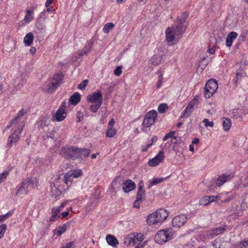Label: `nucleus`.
Wrapping results in <instances>:
<instances>
[{
	"label": "nucleus",
	"instance_id": "nucleus-3",
	"mask_svg": "<svg viewBox=\"0 0 248 248\" xmlns=\"http://www.w3.org/2000/svg\"><path fill=\"white\" fill-rule=\"evenodd\" d=\"M175 235V232L172 228H166L157 232L155 236V240L159 244H163L172 239Z\"/></svg>",
	"mask_w": 248,
	"mask_h": 248
},
{
	"label": "nucleus",
	"instance_id": "nucleus-16",
	"mask_svg": "<svg viewBox=\"0 0 248 248\" xmlns=\"http://www.w3.org/2000/svg\"><path fill=\"white\" fill-rule=\"evenodd\" d=\"M144 185L142 180L138 184V188L137 194V201H143L145 199V190L144 189Z\"/></svg>",
	"mask_w": 248,
	"mask_h": 248
},
{
	"label": "nucleus",
	"instance_id": "nucleus-42",
	"mask_svg": "<svg viewBox=\"0 0 248 248\" xmlns=\"http://www.w3.org/2000/svg\"><path fill=\"white\" fill-rule=\"evenodd\" d=\"M132 239L131 235L125 237L124 239V243L127 246H133Z\"/></svg>",
	"mask_w": 248,
	"mask_h": 248
},
{
	"label": "nucleus",
	"instance_id": "nucleus-53",
	"mask_svg": "<svg viewBox=\"0 0 248 248\" xmlns=\"http://www.w3.org/2000/svg\"><path fill=\"white\" fill-rule=\"evenodd\" d=\"M123 181V178L122 176H118L117 177H116L114 180V181L112 183V185L113 184H117V183L118 182L119 183V186L120 185V182H122Z\"/></svg>",
	"mask_w": 248,
	"mask_h": 248
},
{
	"label": "nucleus",
	"instance_id": "nucleus-35",
	"mask_svg": "<svg viewBox=\"0 0 248 248\" xmlns=\"http://www.w3.org/2000/svg\"><path fill=\"white\" fill-rule=\"evenodd\" d=\"M66 226L63 224L62 226L58 227L57 230H54V233H56L58 236L61 235L63 232L66 231Z\"/></svg>",
	"mask_w": 248,
	"mask_h": 248
},
{
	"label": "nucleus",
	"instance_id": "nucleus-61",
	"mask_svg": "<svg viewBox=\"0 0 248 248\" xmlns=\"http://www.w3.org/2000/svg\"><path fill=\"white\" fill-rule=\"evenodd\" d=\"M66 203V202L62 203L59 206L57 207V208H58L59 209H60V211H61L62 209L65 206Z\"/></svg>",
	"mask_w": 248,
	"mask_h": 248
},
{
	"label": "nucleus",
	"instance_id": "nucleus-51",
	"mask_svg": "<svg viewBox=\"0 0 248 248\" xmlns=\"http://www.w3.org/2000/svg\"><path fill=\"white\" fill-rule=\"evenodd\" d=\"M9 171L8 170H5L2 173L0 174V181L2 182L6 177L8 175Z\"/></svg>",
	"mask_w": 248,
	"mask_h": 248
},
{
	"label": "nucleus",
	"instance_id": "nucleus-9",
	"mask_svg": "<svg viewBox=\"0 0 248 248\" xmlns=\"http://www.w3.org/2000/svg\"><path fill=\"white\" fill-rule=\"evenodd\" d=\"M24 126V124L22 123H21L20 127V130L18 131L17 129H16L13 133H12L9 137L8 139V143L7 145L11 147L13 145H16V143L18 142L19 139V136L22 133L23 130V128Z\"/></svg>",
	"mask_w": 248,
	"mask_h": 248
},
{
	"label": "nucleus",
	"instance_id": "nucleus-50",
	"mask_svg": "<svg viewBox=\"0 0 248 248\" xmlns=\"http://www.w3.org/2000/svg\"><path fill=\"white\" fill-rule=\"evenodd\" d=\"M122 66H117L114 70V74L117 76H119L122 73Z\"/></svg>",
	"mask_w": 248,
	"mask_h": 248
},
{
	"label": "nucleus",
	"instance_id": "nucleus-34",
	"mask_svg": "<svg viewBox=\"0 0 248 248\" xmlns=\"http://www.w3.org/2000/svg\"><path fill=\"white\" fill-rule=\"evenodd\" d=\"M222 124L224 130L227 131L230 129L232 123L229 119L224 118Z\"/></svg>",
	"mask_w": 248,
	"mask_h": 248
},
{
	"label": "nucleus",
	"instance_id": "nucleus-19",
	"mask_svg": "<svg viewBox=\"0 0 248 248\" xmlns=\"http://www.w3.org/2000/svg\"><path fill=\"white\" fill-rule=\"evenodd\" d=\"M94 44V41L91 40L87 41L85 44V46L81 52L79 53L80 61L82 60V56L88 53L91 50Z\"/></svg>",
	"mask_w": 248,
	"mask_h": 248
},
{
	"label": "nucleus",
	"instance_id": "nucleus-21",
	"mask_svg": "<svg viewBox=\"0 0 248 248\" xmlns=\"http://www.w3.org/2000/svg\"><path fill=\"white\" fill-rule=\"evenodd\" d=\"M53 184L57 187H59L60 189L63 191L68 188L66 185L65 181H64L62 178L60 177L55 180Z\"/></svg>",
	"mask_w": 248,
	"mask_h": 248
},
{
	"label": "nucleus",
	"instance_id": "nucleus-18",
	"mask_svg": "<svg viewBox=\"0 0 248 248\" xmlns=\"http://www.w3.org/2000/svg\"><path fill=\"white\" fill-rule=\"evenodd\" d=\"M218 198V196H205L200 201V204L203 206H206L210 202L217 201Z\"/></svg>",
	"mask_w": 248,
	"mask_h": 248
},
{
	"label": "nucleus",
	"instance_id": "nucleus-17",
	"mask_svg": "<svg viewBox=\"0 0 248 248\" xmlns=\"http://www.w3.org/2000/svg\"><path fill=\"white\" fill-rule=\"evenodd\" d=\"M136 186V185L133 181L127 179L123 183V190L125 193H128L135 189Z\"/></svg>",
	"mask_w": 248,
	"mask_h": 248
},
{
	"label": "nucleus",
	"instance_id": "nucleus-4",
	"mask_svg": "<svg viewBox=\"0 0 248 248\" xmlns=\"http://www.w3.org/2000/svg\"><path fill=\"white\" fill-rule=\"evenodd\" d=\"M37 182L38 181L35 177L25 179L22 182L21 186L17 189L16 196H18L27 194L31 188H33L37 186Z\"/></svg>",
	"mask_w": 248,
	"mask_h": 248
},
{
	"label": "nucleus",
	"instance_id": "nucleus-59",
	"mask_svg": "<svg viewBox=\"0 0 248 248\" xmlns=\"http://www.w3.org/2000/svg\"><path fill=\"white\" fill-rule=\"evenodd\" d=\"M115 124V122L113 119H111V120L108 123V128L113 127L114 124Z\"/></svg>",
	"mask_w": 248,
	"mask_h": 248
},
{
	"label": "nucleus",
	"instance_id": "nucleus-23",
	"mask_svg": "<svg viewBox=\"0 0 248 248\" xmlns=\"http://www.w3.org/2000/svg\"><path fill=\"white\" fill-rule=\"evenodd\" d=\"M62 190L60 189L59 187H57L54 184H51L50 193L52 197L56 198L62 194Z\"/></svg>",
	"mask_w": 248,
	"mask_h": 248
},
{
	"label": "nucleus",
	"instance_id": "nucleus-1",
	"mask_svg": "<svg viewBox=\"0 0 248 248\" xmlns=\"http://www.w3.org/2000/svg\"><path fill=\"white\" fill-rule=\"evenodd\" d=\"M187 16L188 14L187 13H183L178 17L177 21L174 23L173 25L171 28L173 31L174 33L176 35L177 39H180L185 31L186 28V19Z\"/></svg>",
	"mask_w": 248,
	"mask_h": 248
},
{
	"label": "nucleus",
	"instance_id": "nucleus-10",
	"mask_svg": "<svg viewBox=\"0 0 248 248\" xmlns=\"http://www.w3.org/2000/svg\"><path fill=\"white\" fill-rule=\"evenodd\" d=\"M66 103L63 102L59 109L57 110L55 116L52 120L53 121L61 122L66 117L67 114L65 111Z\"/></svg>",
	"mask_w": 248,
	"mask_h": 248
},
{
	"label": "nucleus",
	"instance_id": "nucleus-22",
	"mask_svg": "<svg viewBox=\"0 0 248 248\" xmlns=\"http://www.w3.org/2000/svg\"><path fill=\"white\" fill-rule=\"evenodd\" d=\"M231 177V176L230 174H223L222 175L219 176L216 180V185L218 186H222L224 183L230 179Z\"/></svg>",
	"mask_w": 248,
	"mask_h": 248
},
{
	"label": "nucleus",
	"instance_id": "nucleus-38",
	"mask_svg": "<svg viewBox=\"0 0 248 248\" xmlns=\"http://www.w3.org/2000/svg\"><path fill=\"white\" fill-rule=\"evenodd\" d=\"M157 140V137L155 136H153L151 140L149 141L148 144L147 145V147L145 149H142V151L143 152H146L147 151L148 148L151 146L154 142H156Z\"/></svg>",
	"mask_w": 248,
	"mask_h": 248
},
{
	"label": "nucleus",
	"instance_id": "nucleus-30",
	"mask_svg": "<svg viewBox=\"0 0 248 248\" xmlns=\"http://www.w3.org/2000/svg\"><path fill=\"white\" fill-rule=\"evenodd\" d=\"M73 178L74 177L72 176L70 172L66 173L62 178L64 181H65L66 185H67L68 188L72 184Z\"/></svg>",
	"mask_w": 248,
	"mask_h": 248
},
{
	"label": "nucleus",
	"instance_id": "nucleus-33",
	"mask_svg": "<svg viewBox=\"0 0 248 248\" xmlns=\"http://www.w3.org/2000/svg\"><path fill=\"white\" fill-rule=\"evenodd\" d=\"M79 158L87 157L90 154V150L89 149L78 148Z\"/></svg>",
	"mask_w": 248,
	"mask_h": 248
},
{
	"label": "nucleus",
	"instance_id": "nucleus-5",
	"mask_svg": "<svg viewBox=\"0 0 248 248\" xmlns=\"http://www.w3.org/2000/svg\"><path fill=\"white\" fill-rule=\"evenodd\" d=\"M78 148L75 146H64L60 151V155L65 158L75 160L79 158Z\"/></svg>",
	"mask_w": 248,
	"mask_h": 248
},
{
	"label": "nucleus",
	"instance_id": "nucleus-44",
	"mask_svg": "<svg viewBox=\"0 0 248 248\" xmlns=\"http://www.w3.org/2000/svg\"><path fill=\"white\" fill-rule=\"evenodd\" d=\"M101 105L102 104H100V103H95V105H92L90 107V110L93 112H96Z\"/></svg>",
	"mask_w": 248,
	"mask_h": 248
},
{
	"label": "nucleus",
	"instance_id": "nucleus-62",
	"mask_svg": "<svg viewBox=\"0 0 248 248\" xmlns=\"http://www.w3.org/2000/svg\"><path fill=\"white\" fill-rule=\"evenodd\" d=\"M73 61H78H78H80L79 53L78 55H77L75 56L73 58Z\"/></svg>",
	"mask_w": 248,
	"mask_h": 248
},
{
	"label": "nucleus",
	"instance_id": "nucleus-13",
	"mask_svg": "<svg viewBox=\"0 0 248 248\" xmlns=\"http://www.w3.org/2000/svg\"><path fill=\"white\" fill-rule=\"evenodd\" d=\"M187 218L184 215H180L175 217L172 220V224L174 227H181L184 225Z\"/></svg>",
	"mask_w": 248,
	"mask_h": 248
},
{
	"label": "nucleus",
	"instance_id": "nucleus-7",
	"mask_svg": "<svg viewBox=\"0 0 248 248\" xmlns=\"http://www.w3.org/2000/svg\"><path fill=\"white\" fill-rule=\"evenodd\" d=\"M218 88L217 81L215 79L209 80L204 88V96L206 98L211 97L213 94L217 91Z\"/></svg>",
	"mask_w": 248,
	"mask_h": 248
},
{
	"label": "nucleus",
	"instance_id": "nucleus-2",
	"mask_svg": "<svg viewBox=\"0 0 248 248\" xmlns=\"http://www.w3.org/2000/svg\"><path fill=\"white\" fill-rule=\"evenodd\" d=\"M168 216L169 213L167 210L162 208L159 209L155 212L148 216L147 223L149 225L156 224L164 221Z\"/></svg>",
	"mask_w": 248,
	"mask_h": 248
},
{
	"label": "nucleus",
	"instance_id": "nucleus-37",
	"mask_svg": "<svg viewBox=\"0 0 248 248\" xmlns=\"http://www.w3.org/2000/svg\"><path fill=\"white\" fill-rule=\"evenodd\" d=\"M114 26V24L112 23H108L106 24L103 29V32L105 33H108L109 31Z\"/></svg>",
	"mask_w": 248,
	"mask_h": 248
},
{
	"label": "nucleus",
	"instance_id": "nucleus-47",
	"mask_svg": "<svg viewBox=\"0 0 248 248\" xmlns=\"http://www.w3.org/2000/svg\"><path fill=\"white\" fill-rule=\"evenodd\" d=\"M6 230V224H2L0 226V239H1L3 236Z\"/></svg>",
	"mask_w": 248,
	"mask_h": 248
},
{
	"label": "nucleus",
	"instance_id": "nucleus-20",
	"mask_svg": "<svg viewBox=\"0 0 248 248\" xmlns=\"http://www.w3.org/2000/svg\"><path fill=\"white\" fill-rule=\"evenodd\" d=\"M166 40L168 42H171L173 41H178L179 39H177L176 35L174 33L173 31L170 27H168L165 31Z\"/></svg>",
	"mask_w": 248,
	"mask_h": 248
},
{
	"label": "nucleus",
	"instance_id": "nucleus-55",
	"mask_svg": "<svg viewBox=\"0 0 248 248\" xmlns=\"http://www.w3.org/2000/svg\"><path fill=\"white\" fill-rule=\"evenodd\" d=\"M77 117L78 118V122H80L83 119V115L81 112L78 111L77 114Z\"/></svg>",
	"mask_w": 248,
	"mask_h": 248
},
{
	"label": "nucleus",
	"instance_id": "nucleus-40",
	"mask_svg": "<svg viewBox=\"0 0 248 248\" xmlns=\"http://www.w3.org/2000/svg\"><path fill=\"white\" fill-rule=\"evenodd\" d=\"M158 74V81L156 84V87L157 88H160L161 86L162 83L163 82V74L161 71H158L157 72Z\"/></svg>",
	"mask_w": 248,
	"mask_h": 248
},
{
	"label": "nucleus",
	"instance_id": "nucleus-15",
	"mask_svg": "<svg viewBox=\"0 0 248 248\" xmlns=\"http://www.w3.org/2000/svg\"><path fill=\"white\" fill-rule=\"evenodd\" d=\"M226 230V226L217 227L212 230H209L206 232V236L209 238H213L215 236L223 233Z\"/></svg>",
	"mask_w": 248,
	"mask_h": 248
},
{
	"label": "nucleus",
	"instance_id": "nucleus-14",
	"mask_svg": "<svg viewBox=\"0 0 248 248\" xmlns=\"http://www.w3.org/2000/svg\"><path fill=\"white\" fill-rule=\"evenodd\" d=\"M164 158V153L163 151H160L154 158L149 161L148 164L150 166H156L162 162Z\"/></svg>",
	"mask_w": 248,
	"mask_h": 248
},
{
	"label": "nucleus",
	"instance_id": "nucleus-64",
	"mask_svg": "<svg viewBox=\"0 0 248 248\" xmlns=\"http://www.w3.org/2000/svg\"><path fill=\"white\" fill-rule=\"evenodd\" d=\"M199 142V139L197 138H194L192 141V143L194 144H198Z\"/></svg>",
	"mask_w": 248,
	"mask_h": 248
},
{
	"label": "nucleus",
	"instance_id": "nucleus-25",
	"mask_svg": "<svg viewBox=\"0 0 248 248\" xmlns=\"http://www.w3.org/2000/svg\"><path fill=\"white\" fill-rule=\"evenodd\" d=\"M163 60V54L160 52L158 54L154 55L151 59L152 63L154 65L160 64Z\"/></svg>",
	"mask_w": 248,
	"mask_h": 248
},
{
	"label": "nucleus",
	"instance_id": "nucleus-28",
	"mask_svg": "<svg viewBox=\"0 0 248 248\" xmlns=\"http://www.w3.org/2000/svg\"><path fill=\"white\" fill-rule=\"evenodd\" d=\"M34 39V36L32 33H28L24 38V43L26 46H30L31 45Z\"/></svg>",
	"mask_w": 248,
	"mask_h": 248
},
{
	"label": "nucleus",
	"instance_id": "nucleus-57",
	"mask_svg": "<svg viewBox=\"0 0 248 248\" xmlns=\"http://www.w3.org/2000/svg\"><path fill=\"white\" fill-rule=\"evenodd\" d=\"M61 211L57 207H54L52 209V213L58 215V214Z\"/></svg>",
	"mask_w": 248,
	"mask_h": 248
},
{
	"label": "nucleus",
	"instance_id": "nucleus-31",
	"mask_svg": "<svg viewBox=\"0 0 248 248\" xmlns=\"http://www.w3.org/2000/svg\"><path fill=\"white\" fill-rule=\"evenodd\" d=\"M167 178H154L152 181H149V184L148 185L147 188L148 189H150L153 186L157 185L158 184L161 183L166 179Z\"/></svg>",
	"mask_w": 248,
	"mask_h": 248
},
{
	"label": "nucleus",
	"instance_id": "nucleus-26",
	"mask_svg": "<svg viewBox=\"0 0 248 248\" xmlns=\"http://www.w3.org/2000/svg\"><path fill=\"white\" fill-rule=\"evenodd\" d=\"M106 241L108 244L113 247H115L118 244V241L117 238L113 235L108 234L106 236Z\"/></svg>",
	"mask_w": 248,
	"mask_h": 248
},
{
	"label": "nucleus",
	"instance_id": "nucleus-63",
	"mask_svg": "<svg viewBox=\"0 0 248 248\" xmlns=\"http://www.w3.org/2000/svg\"><path fill=\"white\" fill-rule=\"evenodd\" d=\"M52 2V0H46V1L45 3V6L46 7H48Z\"/></svg>",
	"mask_w": 248,
	"mask_h": 248
},
{
	"label": "nucleus",
	"instance_id": "nucleus-11",
	"mask_svg": "<svg viewBox=\"0 0 248 248\" xmlns=\"http://www.w3.org/2000/svg\"><path fill=\"white\" fill-rule=\"evenodd\" d=\"M103 96L100 91L98 90L87 96L88 102L102 104Z\"/></svg>",
	"mask_w": 248,
	"mask_h": 248
},
{
	"label": "nucleus",
	"instance_id": "nucleus-24",
	"mask_svg": "<svg viewBox=\"0 0 248 248\" xmlns=\"http://www.w3.org/2000/svg\"><path fill=\"white\" fill-rule=\"evenodd\" d=\"M238 36L236 32L232 31L229 33L226 38V45L230 47L232 46L233 41Z\"/></svg>",
	"mask_w": 248,
	"mask_h": 248
},
{
	"label": "nucleus",
	"instance_id": "nucleus-39",
	"mask_svg": "<svg viewBox=\"0 0 248 248\" xmlns=\"http://www.w3.org/2000/svg\"><path fill=\"white\" fill-rule=\"evenodd\" d=\"M21 123H22L24 124L23 122L19 119L17 120L16 117H15L14 119L11 120V124H13V125H17V127L16 129L18 131H19L21 128L20 127Z\"/></svg>",
	"mask_w": 248,
	"mask_h": 248
},
{
	"label": "nucleus",
	"instance_id": "nucleus-32",
	"mask_svg": "<svg viewBox=\"0 0 248 248\" xmlns=\"http://www.w3.org/2000/svg\"><path fill=\"white\" fill-rule=\"evenodd\" d=\"M33 9H32L31 10H28L26 11V14L24 17V21L26 23H29L30 22L32 19H33V16L31 15L33 13Z\"/></svg>",
	"mask_w": 248,
	"mask_h": 248
},
{
	"label": "nucleus",
	"instance_id": "nucleus-49",
	"mask_svg": "<svg viewBox=\"0 0 248 248\" xmlns=\"http://www.w3.org/2000/svg\"><path fill=\"white\" fill-rule=\"evenodd\" d=\"M203 123H204V125L206 127L208 126L212 127L214 125V123L213 122H209L208 119H204L203 120Z\"/></svg>",
	"mask_w": 248,
	"mask_h": 248
},
{
	"label": "nucleus",
	"instance_id": "nucleus-36",
	"mask_svg": "<svg viewBox=\"0 0 248 248\" xmlns=\"http://www.w3.org/2000/svg\"><path fill=\"white\" fill-rule=\"evenodd\" d=\"M116 130L113 127L108 128L106 132V136L109 138L113 137L116 134Z\"/></svg>",
	"mask_w": 248,
	"mask_h": 248
},
{
	"label": "nucleus",
	"instance_id": "nucleus-58",
	"mask_svg": "<svg viewBox=\"0 0 248 248\" xmlns=\"http://www.w3.org/2000/svg\"><path fill=\"white\" fill-rule=\"evenodd\" d=\"M74 243L73 242H70L68 243L66 246L62 247V248H71V247L74 245Z\"/></svg>",
	"mask_w": 248,
	"mask_h": 248
},
{
	"label": "nucleus",
	"instance_id": "nucleus-41",
	"mask_svg": "<svg viewBox=\"0 0 248 248\" xmlns=\"http://www.w3.org/2000/svg\"><path fill=\"white\" fill-rule=\"evenodd\" d=\"M237 248H247L248 246V241L244 240L240 242L236 245Z\"/></svg>",
	"mask_w": 248,
	"mask_h": 248
},
{
	"label": "nucleus",
	"instance_id": "nucleus-8",
	"mask_svg": "<svg viewBox=\"0 0 248 248\" xmlns=\"http://www.w3.org/2000/svg\"><path fill=\"white\" fill-rule=\"evenodd\" d=\"M63 76L62 73L56 74L47 85V92H52L56 89L62 83Z\"/></svg>",
	"mask_w": 248,
	"mask_h": 248
},
{
	"label": "nucleus",
	"instance_id": "nucleus-46",
	"mask_svg": "<svg viewBox=\"0 0 248 248\" xmlns=\"http://www.w3.org/2000/svg\"><path fill=\"white\" fill-rule=\"evenodd\" d=\"M88 80L85 79L81 82L78 86L79 89L83 90L85 88L88 83Z\"/></svg>",
	"mask_w": 248,
	"mask_h": 248
},
{
	"label": "nucleus",
	"instance_id": "nucleus-43",
	"mask_svg": "<svg viewBox=\"0 0 248 248\" xmlns=\"http://www.w3.org/2000/svg\"><path fill=\"white\" fill-rule=\"evenodd\" d=\"M168 109V106L166 104H161L159 105L158 108V111L161 113H164L166 109Z\"/></svg>",
	"mask_w": 248,
	"mask_h": 248
},
{
	"label": "nucleus",
	"instance_id": "nucleus-27",
	"mask_svg": "<svg viewBox=\"0 0 248 248\" xmlns=\"http://www.w3.org/2000/svg\"><path fill=\"white\" fill-rule=\"evenodd\" d=\"M81 95L78 93H75L70 98L69 102L74 105H76L80 101Z\"/></svg>",
	"mask_w": 248,
	"mask_h": 248
},
{
	"label": "nucleus",
	"instance_id": "nucleus-12",
	"mask_svg": "<svg viewBox=\"0 0 248 248\" xmlns=\"http://www.w3.org/2000/svg\"><path fill=\"white\" fill-rule=\"evenodd\" d=\"M198 102V100L196 98L193 99L190 101L187 105L186 109L183 112L180 118H187L190 114L193 111L194 107Z\"/></svg>",
	"mask_w": 248,
	"mask_h": 248
},
{
	"label": "nucleus",
	"instance_id": "nucleus-54",
	"mask_svg": "<svg viewBox=\"0 0 248 248\" xmlns=\"http://www.w3.org/2000/svg\"><path fill=\"white\" fill-rule=\"evenodd\" d=\"M59 217H60V216L59 215H57L56 214L52 213V215L49 218V220L51 222H53V221L57 220V219H58Z\"/></svg>",
	"mask_w": 248,
	"mask_h": 248
},
{
	"label": "nucleus",
	"instance_id": "nucleus-29",
	"mask_svg": "<svg viewBox=\"0 0 248 248\" xmlns=\"http://www.w3.org/2000/svg\"><path fill=\"white\" fill-rule=\"evenodd\" d=\"M131 236L132 239L133 246L138 243H140L143 240L142 235L141 234H137L133 235H131Z\"/></svg>",
	"mask_w": 248,
	"mask_h": 248
},
{
	"label": "nucleus",
	"instance_id": "nucleus-56",
	"mask_svg": "<svg viewBox=\"0 0 248 248\" xmlns=\"http://www.w3.org/2000/svg\"><path fill=\"white\" fill-rule=\"evenodd\" d=\"M142 202V201H137V199L136 198V201L134 202L133 207L139 208L140 207V203Z\"/></svg>",
	"mask_w": 248,
	"mask_h": 248
},
{
	"label": "nucleus",
	"instance_id": "nucleus-45",
	"mask_svg": "<svg viewBox=\"0 0 248 248\" xmlns=\"http://www.w3.org/2000/svg\"><path fill=\"white\" fill-rule=\"evenodd\" d=\"M69 172L74 178H78L81 176L82 174V171L81 170H74Z\"/></svg>",
	"mask_w": 248,
	"mask_h": 248
},
{
	"label": "nucleus",
	"instance_id": "nucleus-48",
	"mask_svg": "<svg viewBox=\"0 0 248 248\" xmlns=\"http://www.w3.org/2000/svg\"><path fill=\"white\" fill-rule=\"evenodd\" d=\"M174 133L175 132L174 131L170 132L169 133L165 135V136L163 138V140L165 141L170 138H173L174 139H176V138L174 137Z\"/></svg>",
	"mask_w": 248,
	"mask_h": 248
},
{
	"label": "nucleus",
	"instance_id": "nucleus-52",
	"mask_svg": "<svg viewBox=\"0 0 248 248\" xmlns=\"http://www.w3.org/2000/svg\"><path fill=\"white\" fill-rule=\"evenodd\" d=\"M26 113V112L24 111L23 109L20 110L17 113V115L16 117V119H19L21 120L22 117L23 116L24 114Z\"/></svg>",
	"mask_w": 248,
	"mask_h": 248
},
{
	"label": "nucleus",
	"instance_id": "nucleus-6",
	"mask_svg": "<svg viewBox=\"0 0 248 248\" xmlns=\"http://www.w3.org/2000/svg\"><path fill=\"white\" fill-rule=\"evenodd\" d=\"M157 113L154 110L149 111L145 116L143 123L142 127L141 128L143 131L146 132L147 127H150L155 122V119L156 117Z\"/></svg>",
	"mask_w": 248,
	"mask_h": 248
},
{
	"label": "nucleus",
	"instance_id": "nucleus-60",
	"mask_svg": "<svg viewBox=\"0 0 248 248\" xmlns=\"http://www.w3.org/2000/svg\"><path fill=\"white\" fill-rule=\"evenodd\" d=\"M69 212L66 211V212H63L61 213V216L62 218H64L68 216L69 215Z\"/></svg>",
	"mask_w": 248,
	"mask_h": 248
}]
</instances>
